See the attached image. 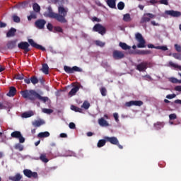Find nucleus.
Here are the masks:
<instances>
[{"label":"nucleus","mask_w":181,"mask_h":181,"mask_svg":"<svg viewBox=\"0 0 181 181\" xmlns=\"http://www.w3.org/2000/svg\"><path fill=\"white\" fill-rule=\"evenodd\" d=\"M69 13V8L63 6H58V13L53 11L52 6H48L47 11L44 13L45 18H49V19H56L59 23H67L68 21L66 18L67 13Z\"/></svg>","instance_id":"1"},{"label":"nucleus","mask_w":181,"mask_h":181,"mask_svg":"<svg viewBox=\"0 0 181 181\" xmlns=\"http://www.w3.org/2000/svg\"><path fill=\"white\" fill-rule=\"evenodd\" d=\"M21 94L23 98L30 100V101H35V100H40V101H42V103H46L47 101H49L48 97H43L40 95V94H39L35 90H21Z\"/></svg>","instance_id":"2"},{"label":"nucleus","mask_w":181,"mask_h":181,"mask_svg":"<svg viewBox=\"0 0 181 181\" xmlns=\"http://www.w3.org/2000/svg\"><path fill=\"white\" fill-rule=\"evenodd\" d=\"M135 37H136V40L138 42V44H137V46L136 45L132 46V49H134V50H136V47H138L139 49H144L146 47V41L142 36V34L137 33L135 35Z\"/></svg>","instance_id":"3"},{"label":"nucleus","mask_w":181,"mask_h":181,"mask_svg":"<svg viewBox=\"0 0 181 181\" xmlns=\"http://www.w3.org/2000/svg\"><path fill=\"white\" fill-rule=\"evenodd\" d=\"M93 32H98L100 35H102V36H104L105 33H107V29L105 27L103 26V25L98 23L95 24L93 28Z\"/></svg>","instance_id":"4"},{"label":"nucleus","mask_w":181,"mask_h":181,"mask_svg":"<svg viewBox=\"0 0 181 181\" xmlns=\"http://www.w3.org/2000/svg\"><path fill=\"white\" fill-rule=\"evenodd\" d=\"M64 70L65 72L67 73V74H73V73H74V71H76L78 73H81V71H83V69H81L80 67H78L77 66H74L73 67L64 66Z\"/></svg>","instance_id":"5"},{"label":"nucleus","mask_w":181,"mask_h":181,"mask_svg":"<svg viewBox=\"0 0 181 181\" xmlns=\"http://www.w3.org/2000/svg\"><path fill=\"white\" fill-rule=\"evenodd\" d=\"M154 18H156L155 14H152L151 13H144L140 21V23H146V22H151V19H154Z\"/></svg>","instance_id":"6"},{"label":"nucleus","mask_w":181,"mask_h":181,"mask_svg":"<svg viewBox=\"0 0 181 181\" xmlns=\"http://www.w3.org/2000/svg\"><path fill=\"white\" fill-rule=\"evenodd\" d=\"M29 46H30V45H29L28 42H21L20 43L18 44V49L23 50L25 54L26 53L30 52V49L29 48Z\"/></svg>","instance_id":"7"},{"label":"nucleus","mask_w":181,"mask_h":181,"mask_svg":"<svg viewBox=\"0 0 181 181\" xmlns=\"http://www.w3.org/2000/svg\"><path fill=\"white\" fill-rule=\"evenodd\" d=\"M23 172L24 176H26V177H28L29 179H30V177H33V179H37L38 177V175L36 172H32V170L29 169H25Z\"/></svg>","instance_id":"8"},{"label":"nucleus","mask_w":181,"mask_h":181,"mask_svg":"<svg viewBox=\"0 0 181 181\" xmlns=\"http://www.w3.org/2000/svg\"><path fill=\"white\" fill-rule=\"evenodd\" d=\"M112 56L115 60H121V59H124L125 57V54L119 50H114Z\"/></svg>","instance_id":"9"},{"label":"nucleus","mask_w":181,"mask_h":181,"mask_svg":"<svg viewBox=\"0 0 181 181\" xmlns=\"http://www.w3.org/2000/svg\"><path fill=\"white\" fill-rule=\"evenodd\" d=\"M126 107H132L135 105L136 107H141L144 105V102L142 100H131L125 103Z\"/></svg>","instance_id":"10"},{"label":"nucleus","mask_w":181,"mask_h":181,"mask_svg":"<svg viewBox=\"0 0 181 181\" xmlns=\"http://www.w3.org/2000/svg\"><path fill=\"white\" fill-rule=\"evenodd\" d=\"M28 43H30V46L32 47H35V49H39L40 50H42V52H45L46 48H45L43 46L40 45L39 44L35 42V41L33 39H28Z\"/></svg>","instance_id":"11"},{"label":"nucleus","mask_w":181,"mask_h":181,"mask_svg":"<svg viewBox=\"0 0 181 181\" xmlns=\"http://www.w3.org/2000/svg\"><path fill=\"white\" fill-rule=\"evenodd\" d=\"M148 62H143L139 64L136 65V70L139 71H145L146 69H148Z\"/></svg>","instance_id":"12"},{"label":"nucleus","mask_w":181,"mask_h":181,"mask_svg":"<svg viewBox=\"0 0 181 181\" xmlns=\"http://www.w3.org/2000/svg\"><path fill=\"white\" fill-rule=\"evenodd\" d=\"M166 15H170V16H173V18H179L181 16L180 11H176L173 10L165 11Z\"/></svg>","instance_id":"13"},{"label":"nucleus","mask_w":181,"mask_h":181,"mask_svg":"<svg viewBox=\"0 0 181 181\" xmlns=\"http://www.w3.org/2000/svg\"><path fill=\"white\" fill-rule=\"evenodd\" d=\"M148 49H157V50H163V52H166V50H168V46L166 45L155 46L153 44H148Z\"/></svg>","instance_id":"14"},{"label":"nucleus","mask_w":181,"mask_h":181,"mask_svg":"<svg viewBox=\"0 0 181 181\" xmlns=\"http://www.w3.org/2000/svg\"><path fill=\"white\" fill-rule=\"evenodd\" d=\"M35 25L38 29H45V25H46V21L43 19H39L35 21Z\"/></svg>","instance_id":"15"},{"label":"nucleus","mask_w":181,"mask_h":181,"mask_svg":"<svg viewBox=\"0 0 181 181\" xmlns=\"http://www.w3.org/2000/svg\"><path fill=\"white\" fill-rule=\"evenodd\" d=\"M104 139H106L107 142H110V144H112V145L118 144V142L119 141H118V139L115 136H105Z\"/></svg>","instance_id":"16"},{"label":"nucleus","mask_w":181,"mask_h":181,"mask_svg":"<svg viewBox=\"0 0 181 181\" xmlns=\"http://www.w3.org/2000/svg\"><path fill=\"white\" fill-rule=\"evenodd\" d=\"M98 122L100 127H110V123L104 117L98 119Z\"/></svg>","instance_id":"17"},{"label":"nucleus","mask_w":181,"mask_h":181,"mask_svg":"<svg viewBox=\"0 0 181 181\" xmlns=\"http://www.w3.org/2000/svg\"><path fill=\"white\" fill-rule=\"evenodd\" d=\"M17 42H18V40H10L7 42L6 46L8 49H15V47H16Z\"/></svg>","instance_id":"18"},{"label":"nucleus","mask_w":181,"mask_h":181,"mask_svg":"<svg viewBox=\"0 0 181 181\" xmlns=\"http://www.w3.org/2000/svg\"><path fill=\"white\" fill-rule=\"evenodd\" d=\"M16 88L11 86L10 87L8 93L6 94L8 97H15V95L16 94Z\"/></svg>","instance_id":"19"},{"label":"nucleus","mask_w":181,"mask_h":181,"mask_svg":"<svg viewBox=\"0 0 181 181\" xmlns=\"http://www.w3.org/2000/svg\"><path fill=\"white\" fill-rule=\"evenodd\" d=\"M16 35V29L11 28L6 33V37H13Z\"/></svg>","instance_id":"20"},{"label":"nucleus","mask_w":181,"mask_h":181,"mask_svg":"<svg viewBox=\"0 0 181 181\" xmlns=\"http://www.w3.org/2000/svg\"><path fill=\"white\" fill-rule=\"evenodd\" d=\"M78 90H80V87H78V86H76L69 92V95H71V97L76 95V93L77 91H78Z\"/></svg>","instance_id":"21"},{"label":"nucleus","mask_w":181,"mask_h":181,"mask_svg":"<svg viewBox=\"0 0 181 181\" xmlns=\"http://www.w3.org/2000/svg\"><path fill=\"white\" fill-rule=\"evenodd\" d=\"M35 115V113L33 111H28V112H25L24 113L22 114V117L23 118H30V117H33Z\"/></svg>","instance_id":"22"},{"label":"nucleus","mask_w":181,"mask_h":181,"mask_svg":"<svg viewBox=\"0 0 181 181\" xmlns=\"http://www.w3.org/2000/svg\"><path fill=\"white\" fill-rule=\"evenodd\" d=\"M37 136L38 138H48L50 136V133L49 132H40Z\"/></svg>","instance_id":"23"},{"label":"nucleus","mask_w":181,"mask_h":181,"mask_svg":"<svg viewBox=\"0 0 181 181\" xmlns=\"http://www.w3.org/2000/svg\"><path fill=\"white\" fill-rule=\"evenodd\" d=\"M22 179V175L20 173H17L15 176L9 177V180L12 181H19Z\"/></svg>","instance_id":"24"},{"label":"nucleus","mask_w":181,"mask_h":181,"mask_svg":"<svg viewBox=\"0 0 181 181\" xmlns=\"http://www.w3.org/2000/svg\"><path fill=\"white\" fill-rule=\"evenodd\" d=\"M119 46L123 49V50H129L131 49V47L125 42H119Z\"/></svg>","instance_id":"25"},{"label":"nucleus","mask_w":181,"mask_h":181,"mask_svg":"<svg viewBox=\"0 0 181 181\" xmlns=\"http://www.w3.org/2000/svg\"><path fill=\"white\" fill-rule=\"evenodd\" d=\"M105 144H107V139H100L98 141L97 146L98 148H103V146H105Z\"/></svg>","instance_id":"26"},{"label":"nucleus","mask_w":181,"mask_h":181,"mask_svg":"<svg viewBox=\"0 0 181 181\" xmlns=\"http://www.w3.org/2000/svg\"><path fill=\"white\" fill-rule=\"evenodd\" d=\"M42 71L44 72L45 74H49V65L47 64H43Z\"/></svg>","instance_id":"27"},{"label":"nucleus","mask_w":181,"mask_h":181,"mask_svg":"<svg viewBox=\"0 0 181 181\" xmlns=\"http://www.w3.org/2000/svg\"><path fill=\"white\" fill-rule=\"evenodd\" d=\"M22 135V134H21V132L19 131H15V132H13L11 134V136L12 138H18L19 139V137Z\"/></svg>","instance_id":"28"},{"label":"nucleus","mask_w":181,"mask_h":181,"mask_svg":"<svg viewBox=\"0 0 181 181\" xmlns=\"http://www.w3.org/2000/svg\"><path fill=\"white\" fill-rule=\"evenodd\" d=\"M108 6L114 9L115 8V0H107L106 1Z\"/></svg>","instance_id":"29"},{"label":"nucleus","mask_w":181,"mask_h":181,"mask_svg":"<svg viewBox=\"0 0 181 181\" xmlns=\"http://www.w3.org/2000/svg\"><path fill=\"white\" fill-rule=\"evenodd\" d=\"M45 124V122L42 120H35V122H33V127H40L41 125H43Z\"/></svg>","instance_id":"30"},{"label":"nucleus","mask_w":181,"mask_h":181,"mask_svg":"<svg viewBox=\"0 0 181 181\" xmlns=\"http://www.w3.org/2000/svg\"><path fill=\"white\" fill-rule=\"evenodd\" d=\"M30 80L32 84H33L34 86H35V84H37V83H39V78H37V77L36 76H31Z\"/></svg>","instance_id":"31"},{"label":"nucleus","mask_w":181,"mask_h":181,"mask_svg":"<svg viewBox=\"0 0 181 181\" xmlns=\"http://www.w3.org/2000/svg\"><path fill=\"white\" fill-rule=\"evenodd\" d=\"M71 110H72V111H75V112H83V109L73 105L71 106Z\"/></svg>","instance_id":"32"},{"label":"nucleus","mask_w":181,"mask_h":181,"mask_svg":"<svg viewBox=\"0 0 181 181\" xmlns=\"http://www.w3.org/2000/svg\"><path fill=\"white\" fill-rule=\"evenodd\" d=\"M123 21L124 22H131V15L129 13L124 14L123 16Z\"/></svg>","instance_id":"33"},{"label":"nucleus","mask_w":181,"mask_h":181,"mask_svg":"<svg viewBox=\"0 0 181 181\" xmlns=\"http://www.w3.org/2000/svg\"><path fill=\"white\" fill-rule=\"evenodd\" d=\"M40 159L42 160V162H44V163H47V162H49V159L46 158V154L45 153L40 155Z\"/></svg>","instance_id":"34"},{"label":"nucleus","mask_w":181,"mask_h":181,"mask_svg":"<svg viewBox=\"0 0 181 181\" xmlns=\"http://www.w3.org/2000/svg\"><path fill=\"white\" fill-rule=\"evenodd\" d=\"M34 12H40V6L37 3H35L33 5Z\"/></svg>","instance_id":"35"},{"label":"nucleus","mask_w":181,"mask_h":181,"mask_svg":"<svg viewBox=\"0 0 181 181\" xmlns=\"http://www.w3.org/2000/svg\"><path fill=\"white\" fill-rule=\"evenodd\" d=\"M124 8H125V3L122 1H119L117 4V8L119 9V11H122Z\"/></svg>","instance_id":"36"},{"label":"nucleus","mask_w":181,"mask_h":181,"mask_svg":"<svg viewBox=\"0 0 181 181\" xmlns=\"http://www.w3.org/2000/svg\"><path fill=\"white\" fill-rule=\"evenodd\" d=\"M170 81L171 83H173L174 84H181V79L180 80H178L177 78H170Z\"/></svg>","instance_id":"37"},{"label":"nucleus","mask_w":181,"mask_h":181,"mask_svg":"<svg viewBox=\"0 0 181 181\" xmlns=\"http://www.w3.org/2000/svg\"><path fill=\"white\" fill-rule=\"evenodd\" d=\"M169 65L171 66V67H174L175 69H178L181 71V66L176 64L173 63V62H169Z\"/></svg>","instance_id":"38"},{"label":"nucleus","mask_w":181,"mask_h":181,"mask_svg":"<svg viewBox=\"0 0 181 181\" xmlns=\"http://www.w3.org/2000/svg\"><path fill=\"white\" fill-rule=\"evenodd\" d=\"M15 149H17L18 151H20V152H22L23 151V146L20 143L16 144L14 146Z\"/></svg>","instance_id":"39"},{"label":"nucleus","mask_w":181,"mask_h":181,"mask_svg":"<svg viewBox=\"0 0 181 181\" xmlns=\"http://www.w3.org/2000/svg\"><path fill=\"white\" fill-rule=\"evenodd\" d=\"M81 108H84V110H88L90 108V103L85 101L83 105L81 106Z\"/></svg>","instance_id":"40"},{"label":"nucleus","mask_w":181,"mask_h":181,"mask_svg":"<svg viewBox=\"0 0 181 181\" xmlns=\"http://www.w3.org/2000/svg\"><path fill=\"white\" fill-rule=\"evenodd\" d=\"M37 18V16H36L35 12L30 13V15L28 16V21H32V19H36Z\"/></svg>","instance_id":"41"},{"label":"nucleus","mask_w":181,"mask_h":181,"mask_svg":"<svg viewBox=\"0 0 181 181\" xmlns=\"http://www.w3.org/2000/svg\"><path fill=\"white\" fill-rule=\"evenodd\" d=\"M95 44L96 46H99L100 47H104V46H105V42H103L100 40L95 41Z\"/></svg>","instance_id":"42"},{"label":"nucleus","mask_w":181,"mask_h":181,"mask_svg":"<svg viewBox=\"0 0 181 181\" xmlns=\"http://www.w3.org/2000/svg\"><path fill=\"white\" fill-rule=\"evenodd\" d=\"M13 21V22H15L16 23H19V22H21V18H19V16H16V15H13L12 16Z\"/></svg>","instance_id":"43"},{"label":"nucleus","mask_w":181,"mask_h":181,"mask_svg":"<svg viewBox=\"0 0 181 181\" xmlns=\"http://www.w3.org/2000/svg\"><path fill=\"white\" fill-rule=\"evenodd\" d=\"M172 56L173 57H174V59H176L177 60H181V54L173 53Z\"/></svg>","instance_id":"44"},{"label":"nucleus","mask_w":181,"mask_h":181,"mask_svg":"<svg viewBox=\"0 0 181 181\" xmlns=\"http://www.w3.org/2000/svg\"><path fill=\"white\" fill-rule=\"evenodd\" d=\"M42 112H44V114H52L53 112V110L52 109H47V108H43L42 110Z\"/></svg>","instance_id":"45"},{"label":"nucleus","mask_w":181,"mask_h":181,"mask_svg":"<svg viewBox=\"0 0 181 181\" xmlns=\"http://www.w3.org/2000/svg\"><path fill=\"white\" fill-rule=\"evenodd\" d=\"M100 93L103 97H105V95H107V88H105V87L101 88Z\"/></svg>","instance_id":"46"},{"label":"nucleus","mask_w":181,"mask_h":181,"mask_svg":"<svg viewBox=\"0 0 181 181\" xmlns=\"http://www.w3.org/2000/svg\"><path fill=\"white\" fill-rule=\"evenodd\" d=\"M54 30H55V32H59V33H63V28L60 26L54 27Z\"/></svg>","instance_id":"47"},{"label":"nucleus","mask_w":181,"mask_h":181,"mask_svg":"<svg viewBox=\"0 0 181 181\" xmlns=\"http://www.w3.org/2000/svg\"><path fill=\"white\" fill-rule=\"evenodd\" d=\"M176 118H177V115H176V114L173 113L169 115V119L170 121H173V119H176Z\"/></svg>","instance_id":"48"},{"label":"nucleus","mask_w":181,"mask_h":181,"mask_svg":"<svg viewBox=\"0 0 181 181\" xmlns=\"http://www.w3.org/2000/svg\"><path fill=\"white\" fill-rule=\"evenodd\" d=\"M47 29H48L49 32H53V25L50 23H48V24L47 25Z\"/></svg>","instance_id":"49"},{"label":"nucleus","mask_w":181,"mask_h":181,"mask_svg":"<svg viewBox=\"0 0 181 181\" xmlns=\"http://www.w3.org/2000/svg\"><path fill=\"white\" fill-rule=\"evenodd\" d=\"M23 77H25V76L23 74H18L16 75V80H23Z\"/></svg>","instance_id":"50"},{"label":"nucleus","mask_w":181,"mask_h":181,"mask_svg":"<svg viewBox=\"0 0 181 181\" xmlns=\"http://www.w3.org/2000/svg\"><path fill=\"white\" fill-rule=\"evenodd\" d=\"M151 50H142L141 55L145 56L146 54H151Z\"/></svg>","instance_id":"51"},{"label":"nucleus","mask_w":181,"mask_h":181,"mask_svg":"<svg viewBox=\"0 0 181 181\" xmlns=\"http://www.w3.org/2000/svg\"><path fill=\"white\" fill-rule=\"evenodd\" d=\"M175 97L176 94L175 93L166 95V98H168V100H172V98H175Z\"/></svg>","instance_id":"52"},{"label":"nucleus","mask_w":181,"mask_h":181,"mask_svg":"<svg viewBox=\"0 0 181 181\" xmlns=\"http://www.w3.org/2000/svg\"><path fill=\"white\" fill-rule=\"evenodd\" d=\"M175 50H176L177 52H178L179 53L181 52V46H180V45H177V44H175Z\"/></svg>","instance_id":"53"},{"label":"nucleus","mask_w":181,"mask_h":181,"mask_svg":"<svg viewBox=\"0 0 181 181\" xmlns=\"http://www.w3.org/2000/svg\"><path fill=\"white\" fill-rule=\"evenodd\" d=\"M159 3L161 5H169V2L168 1V0H160Z\"/></svg>","instance_id":"54"},{"label":"nucleus","mask_w":181,"mask_h":181,"mask_svg":"<svg viewBox=\"0 0 181 181\" xmlns=\"http://www.w3.org/2000/svg\"><path fill=\"white\" fill-rule=\"evenodd\" d=\"M69 127L70 129H75L76 124H74V122H70L69 124Z\"/></svg>","instance_id":"55"},{"label":"nucleus","mask_w":181,"mask_h":181,"mask_svg":"<svg viewBox=\"0 0 181 181\" xmlns=\"http://www.w3.org/2000/svg\"><path fill=\"white\" fill-rule=\"evenodd\" d=\"M18 139L20 144H23L25 142V138L23 137V136H22V134L20 136V137H18Z\"/></svg>","instance_id":"56"},{"label":"nucleus","mask_w":181,"mask_h":181,"mask_svg":"<svg viewBox=\"0 0 181 181\" xmlns=\"http://www.w3.org/2000/svg\"><path fill=\"white\" fill-rule=\"evenodd\" d=\"M92 21H93V22H101V19H100V18H98L97 17H93L92 18Z\"/></svg>","instance_id":"57"},{"label":"nucleus","mask_w":181,"mask_h":181,"mask_svg":"<svg viewBox=\"0 0 181 181\" xmlns=\"http://www.w3.org/2000/svg\"><path fill=\"white\" fill-rule=\"evenodd\" d=\"M174 90H175V91H179V92L181 93V86H175V88H174Z\"/></svg>","instance_id":"58"},{"label":"nucleus","mask_w":181,"mask_h":181,"mask_svg":"<svg viewBox=\"0 0 181 181\" xmlns=\"http://www.w3.org/2000/svg\"><path fill=\"white\" fill-rule=\"evenodd\" d=\"M113 117L117 122H118V121H119V119H118V113H114Z\"/></svg>","instance_id":"59"},{"label":"nucleus","mask_w":181,"mask_h":181,"mask_svg":"<svg viewBox=\"0 0 181 181\" xmlns=\"http://www.w3.org/2000/svg\"><path fill=\"white\" fill-rule=\"evenodd\" d=\"M0 28H6V23L0 21Z\"/></svg>","instance_id":"60"},{"label":"nucleus","mask_w":181,"mask_h":181,"mask_svg":"<svg viewBox=\"0 0 181 181\" xmlns=\"http://www.w3.org/2000/svg\"><path fill=\"white\" fill-rule=\"evenodd\" d=\"M40 83L41 84H45V79H43V78H40L39 79H38V83Z\"/></svg>","instance_id":"61"},{"label":"nucleus","mask_w":181,"mask_h":181,"mask_svg":"<svg viewBox=\"0 0 181 181\" xmlns=\"http://www.w3.org/2000/svg\"><path fill=\"white\" fill-rule=\"evenodd\" d=\"M30 78H25L24 79V83H25L26 84H29L30 83Z\"/></svg>","instance_id":"62"},{"label":"nucleus","mask_w":181,"mask_h":181,"mask_svg":"<svg viewBox=\"0 0 181 181\" xmlns=\"http://www.w3.org/2000/svg\"><path fill=\"white\" fill-rule=\"evenodd\" d=\"M60 137L61 138H67V134L65 133H61L60 134Z\"/></svg>","instance_id":"63"},{"label":"nucleus","mask_w":181,"mask_h":181,"mask_svg":"<svg viewBox=\"0 0 181 181\" xmlns=\"http://www.w3.org/2000/svg\"><path fill=\"white\" fill-rule=\"evenodd\" d=\"M174 103H175V104H180L181 105V100H179V99L175 100L174 101Z\"/></svg>","instance_id":"64"}]
</instances>
